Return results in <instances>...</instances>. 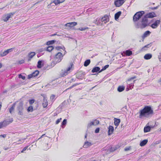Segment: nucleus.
<instances>
[{"label":"nucleus","mask_w":161,"mask_h":161,"mask_svg":"<svg viewBox=\"0 0 161 161\" xmlns=\"http://www.w3.org/2000/svg\"><path fill=\"white\" fill-rule=\"evenodd\" d=\"M139 113L140 118H148L153 114V111L150 107L146 106L143 109L140 110Z\"/></svg>","instance_id":"obj_1"},{"label":"nucleus","mask_w":161,"mask_h":161,"mask_svg":"<svg viewBox=\"0 0 161 161\" xmlns=\"http://www.w3.org/2000/svg\"><path fill=\"white\" fill-rule=\"evenodd\" d=\"M148 25V19L144 16L138 23H136V27L141 29L145 28Z\"/></svg>","instance_id":"obj_2"},{"label":"nucleus","mask_w":161,"mask_h":161,"mask_svg":"<svg viewBox=\"0 0 161 161\" xmlns=\"http://www.w3.org/2000/svg\"><path fill=\"white\" fill-rule=\"evenodd\" d=\"M63 56L62 53L60 52L58 53L55 55L53 61L54 64H56L58 63H59L63 59Z\"/></svg>","instance_id":"obj_3"},{"label":"nucleus","mask_w":161,"mask_h":161,"mask_svg":"<svg viewBox=\"0 0 161 161\" xmlns=\"http://www.w3.org/2000/svg\"><path fill=\"white\" fill-rule=\"evenodd\" d=\"M144 14V11H141L136 13L133 17V21L134 22H136L139 20L142 16Z\"/></svg>","instance_id":"obj_4"},{"label":"nucleus","mask_w":161,"mask_h":161,"mask_svg":"<svg viewBox=\"0 0 161 161\" xmlns=\"http://www.w3.org/2000/svg\"><path fill=\"white\" fill-rule=\"evenodd\" d=\"M17 109L18 111L19 115H22L23 114L24 107L23 102H20L18 104Z\"/></svg>","instance_id":"obj_5"},{"label":"nucleus","mask_w":161,"mask_h":161,"mask_svg":"<svg viewBox=\"0 0 161 161\" xmlns=\"http://www.w3.org/2000/svg\"><path fill=\"white\" fill-rule=\"evenodd\" d=\"M109 21L108 16L107 15H105L103 17L101 18H100L98 19V22L97 24L98 25H102L103 24H106Z\"/></svg>","instance_id":"obj_6"},{"label":"nucleus","mask_w":161,"mask_h":161,"mask_svg":"<svg viewBox=\"0 0 161 161\" xmlns=\"http://www.w3.org/2000/svg\"><path fill=\"white\" fill-rule=\"evenodd\" d=\"M13 118L9 120H4L3 122H0V129L5 127L13 121Z\"/></svg>","instance_id":"obj_7"},{"label":"nucleus","mask_w":161,"mask_h":161,"mask_svg":"<svg viewBox=\"0 0 161 161\" xmlns=\"http://www.w3.org/2000/svg\"><path fill=\"white\" fill-rule=\"evenodd\" d=\"M99 121L97 119H93L87 124V127L88 128H90L92 125H97L99 124Z\"/></svg>","instance_id":"obj_8"},{"label":"nucleus","mask_w":161,"mask_h":161,"mask_svg":"<svg viewBox=\"0 0 161 161\" xmlns=\"http://www.w3.org/2000/svg\"><path fill=\"white\" fill-rule=\"evenodd\" d=\"M14 14V13H10L5 14L3 17V20L5 22L7 21Z\"/></svg>","instance_id":"obj_9"},{"label":"nucleus","mask_w":161,"mask_h":161,"mask_svg":"<svg viewBox=\"0 0 161 161\" xmlns=\"http://www.w3.org/2000/svg\"><path fill=\"white\" fill-rule=\"evenodd\" d=\"M124 0H116L114 2V4L116 7H119L122 5L125 2Z\"/></svg>","instance_id":"obj_10"},{"label":"nucleus","mask_w":161,"mask_h":161,"mask_svg":"<svg viewBox=\"0 0 161 161\" xmlns=\"http://www.w3.org/2000/svg\"><path fill=\"white\" fill-rule=\"evenodd\" d=\"M160 22V21L159 20H156L155 22L151 25V26L153 29L156 28L158 26Z\"/></svg>","instance_id":"obj_11"},{"label":"nucleus","mask_w":161,"mask_h":161,"mask_svg":"<svg viewBox=\"0 0 161 161\" xmlns=\"http://www.w3.org/2000/svg\"><path fill=\"white\" fill-rule=\"evenodd\" d=\"M155 14L153 12H151L146 14L144 16L145 17L148 19V18H152L155 16Z\"/></svg>","instance_id":"obj_12"},{"label":"nucleus","mask_w":161,"mask_h":161,"mask_svg":"<svg viewBox=\"0 0 161 161\" xmlns=\"http://www.w3.org/2000/svg\"><path fill=\"white\" fill-rule=\"evenodd\" d=\"M77 25V23L75 22H73L70 23H68L65 25V26H68L69 27H72L76 25Z\"/></svg>","instance_id":"obj_13"},{"label":"nucleus","mask_w":161,"mask_h":161,"mask_svg":"<svg viewBox=\"0 0 161 161\" xmlns=\"http://www.w3.org/2000/svg\"><path fill=\"white\" fill-rule=\"evenodd\" d=\"M108 135L110 136L113 134L114 130V127L113 126L109 125L108 128Z\"/></svg>","instance_id":"obj_14"},{"label":"nucleus","mask_w":161,"mask_h":161,"mask_svg":"<svg viewBox=\"0 0 161 161\" xmlns=\"http://www.w3.org/2000/svg\"><path fill=\"white\" fill-rule=\"evenodd\" d=\"M150 33H151V32L149 31H145L144 33V34H143V35H142V36L143 40L144 39V38H145V37H147L149 35Z\"/></svg>","instance_id":"obj_15"},{"label":"nucleus","mask_w":161,"mask_h":161,"mask_svg":"<svg viewBox=\"0 0 161 161\" xmlns=\"http://www.w3.org/2000/svg\"><path fill=\"white\" fill-rule=\"evenodd\" d=\"M114 124L115 126H118L120 122V119L116 118L114 119Z\"/></svg>","instance_id":"obj_16"},{"label":"nucleus","mask_w":161,"mask_h":161,"mask_svg":"<svg viewBox=\"0 0 161 161\" xmlns=\"http://www.w3.org/2000/svg\"><path fill=\"white\" fill-rule=\"evenodd\" d=\"M125 86H119L117 88V91L119 92H121L124 90Z\"/></svg>","instance_id":"obj_17"},{"label":"nucleus","mask_w":161,"mask_h":161,"mask_svg":"<svg viewBox=\"0 0 161 161\" xmlns=\"http://www.w3.org/2000/svg\"><path fill=\"white\" fill-rule=\"evenodd\" d=\"M92 145V144L91 143L87 141L85 142L83 147L84 148H86L88 147H89L90 146Z\"/></svg>","instance_id":"obj_18"},{"label":"nucleus","mask_w":161,"mask_h":161,"mask_svg":"<svg viewBox=\"0 0 161 161\" xmlns=\"http://www.w3.org/2000/svg\"><path fill=\"white\" fill-rule=\"evenodd\" d=\"M152 57V55L150 53H147L144 56V58L146 60H148L150 59Z\"/></svg>","instance_id":"obj_19"},{"label":"nucleus","mask_w":161,"mask_h":161,"mask_svg":"<svg viewBox=\"0 0 161 161\" xmlns=\"http://www.w3.org/2000/svg\"><path fill=\"white\" fill-rule=\"evenodd\" d=\"M35 53L34 52H31L28 55L29 58L28 61H30L31 58H32L35 55Z\"/></svg>","instance_id":"obj_20"},{"label":"nucleus","mask_w":161,"mask_h":161,"mask_svg":"<svg viewBox=\"0 0 161 161\" xmlns=\"http://www.w3.org/2000/svg\"><path fill=\"white\" fill-rule=\"evenodd\" d=\"M42 104V106L44 108H46L47 105L48 103L47 100L45 97L44 98Z\"/></svg>","instance_id":"obj_21"},{"label":"nucleus","mask_w":161,"mask_h":161,"mask_svg":"<svg viewBox=\"0 0 161 161\" xmlns=\"http://www.w3.org/2000/svg\"><path fill=\"white\" fill-rule=\"evenodd\" d=\"M121 14V11H119L115 14L114 18H115V19L116 20H117V19H118L120 15Z\"/></svg>","instance_id":"obj_22"},{"label":"nucleus","mask_w":161,"mask_h":161,"mask_svg":"<svg viewBox=\"0 0 161 161\" xmlns=\"http://www.w3.org/2000/svg\"><path fill=\"white\" fill-rule=\"evenodd\" d=\"M148 140L147 139H145L141 142L140 146L141 147L144 146L147 142Z\"/></svg>","instance_id":"obj_23"},{"label":"nucleus","mask_w":161,"mask_h":161,"mask_svg":"<svg viewBox=\"0 0 161 161\" xmlns=\"http://www.w3.org/2000/svg\"><path fill=\"white\" fill-rule=\"evenodd\" d=\"M15 105L16 103H14L12 105V107L9 109V111L10 114H11L12 112L14 111L15 107Z\"/></svg>","instance_id":"obj_24"},{"label":"nucleus","mask_w":161,"mask_h":161,"mask_svg":"<svg viewBox=\"0 0 161 161\" xmlns=\"http://www.w3.org/2000/svg\"><path fill=\"white\" fill-rule=\"evenodd\" d=\"M100 70V68L99 67H94L92 70V73L97 72Z\"/></svg>","instance_id":"obj_25"},{"label":"nucleus","mask_w":161,"mask_h":161,"mask_svg":"<svg viewBox=\"0 0 161 161\" xmlns=\"http://www.w3.org/2000/svg\"><path fill=\"white\" fill-rule=\"evenodd\" d=\"M69 73H70V72L68 71H67V70L66 69L62 72L61 74V76L62 77H64L67 75Z\"/></svg>","instance_id":"obj_26"},{"label":"nucleus","mask_w":161,"mask_h":161,"mask_svg":"<svg viewBox=\"0 0 161 161\" xmlns=\"http://www.w3.org/2000/svg\"><path fill=\"white\" fill-rule=\"evenodd\" d=\"M151 130V127L150 126H148L145 127L144 128V132H147Z\"/></svg>","instance_id":"obj_27"},{"label":"nucleus","mask_w":161,"mask_h":161,"mask_svg":"<svg viewBox=\"0 0 161 161\" xmlns=\"http://www.w3.org/2000/svg\"><path fill=\"white\" fill-rule=\"evenodd\" d=\"M119 147L118 146H115L112 147L110 149V151L111 152H114L117 150Z\"/></svg>","instance_id":"obj_28"},{"label":"nucleus","mask_w":161,"mask_h":161,"mask_svg":"<svg viewBox=\"0 0 161 161\" xmlns=\"http://www.w3.org/2000/svg\"><path fill=\"white\" fill-rule=\"evenodd\" d=\"M91 61L90 59H87L85 61L84 63V66L85 67H86L88 66L90 64Z\"/></svg>","instance_id":"obj_29"},{"label":"nucleus","mask_w":161,"mask_h":161,"mask_svg":"<svg viewBox=\"0 0 161 161\" xmlns=\"http://www.w3.org/2000/svg\"><path fill=\"white\" fill-rule=\"evenodd\" d=\"M53 46H49L46 48V50L50 52L52 51L53 49Z\"/></svg>","instance_id":"obj_30"},{"label":"nucleus","mask_w":161,"mask_h":161,"mask_svg":"<svg viewBox=\"0 0 161 161\" xmlns=\"http://www.w3.org/2000/svg\"><path fill=\"white\" fill-rule=\"evenodd\" d=\"M136 80H134L133 83H131L129 85L128 87H129L130 89L133 88V86H134V84Z\"/></svg>","instance_id":"obj_31"},{"label":"nucleus","mask_w":161,"mask_h":161,"mask_svg":"<svg viewBox=\"0 0 161 161\" xmlns=\"http://www.w3.org/2000/svg\"><path fill=\"white\" fill-rule=\"evenodd\" d=\"M73 64L72 63H71L70 64V65L66 69L67 70V71H68L70 73V72L71 69H72V66H73Z\"/></svg>","instance_id":"obj_32"},{"label":"nucleus","mask_w":161,"mask_h":161,"mask_svg":"<svg viewBox=\"0 0 161 161\" xmlns=\"http://www.w3.org/2000/svg\"><path fill=\"white\" fill-rule=\"evenodd\" d=\"M125 54L127 56H130L132 54V52L129 50H127L125 51Z\"/></svg>","instance_id":"obj_33"},{"label":"nucleus","mask_w":161,"mask_h":161,"mask_svg":"<svg viewBox=\"0 0 161 161\" xmlns=\"http://www.w3.org/2000/svg\"><path fill=\"white\" fill-rule=\"evenodd\" d=\"M55 41H56L55 40H52L50 41H49L47 42L46 44L47 45L52 44L54 43Z\"/></svg>","instance_id":"obj_34"},{"label":"nucleus","mask_w":161,"mask_h":161,"mask_svg":"<svg viewBox=\"0 0 161 161\" xmlns=\"http://www.w3.org/2000/svg\"><path fill=\"white\" fill-rule=\"evenodd\" d=\"M42 61L41 60H39L37 63V67L38 68H41L42 67Z\"/></svg>","instance_id":"obj_35"},{"label":"nucleus","mask_w":161,"mask_h":161,"mask_svg":"<svg viewBox=\"0 0 161 161\" xmlns=\"http://www.w3.org/2000/svg\"><path fill=\"white\" fill-rule=\"evenodd\" d=\"M66 123L67 120L66 119H64L62 123V128H64L65 126V125H66Z\"/></svg>","instance_id":"obj_36"},{"label":"nucleus","mask_w":161,"mask_h":161,"mask_svg":"<svg viewBox=\"0 0 161 161\" xmlns=\"http://www.w3.org/2000/svg\"><path fill=\"white\" fill-rule=\"evenodd\" d=\"M109 65L108 64L105 65L99 71V72H101L102 71L106 69L109 67Z\"/></svg>","instance_id":"obj_37"},{"label":"nucleus","mask_w":161,"mask_h":161,"mask_svg":"<svg viewBox=\"0 0 161 161\" xmlns=\"http://www.w3.org/2000/svg\"><path fill=\"white\" fill-rule=\"evenodd\" d=\"M7 54L6 50L2 53L0 52V57H3L6 55Z\"/></svg>","instance_id":"obj_38"},{"label":"nucleus","mask_w":161,"mask_h":161,"mask_svg":"<svg viewBox=\"0 0 161 161\" xmlns=\"http://www.w3.org/2000/svg\"><path fill=\"white\" fill-rule=\"evenodd\" d=\"M151 44H149L146 45L144 47H143L142 48V50H146V49H145V48H149L151 46Z\"/></svg>","instance_id":"obj_39"},{"label":"nucleus","mask_w":161,"mask_h":161,"mask_svg":"<svg viewBox=\"0 0 161 161\" xmlns=\"http://www.w3.org/2000/svg\"><path fill=\"white\" fill-rule=\"evenodd\" d=\"M39 73V72L38 70H36L33 73H32V75H33V76L34 77H36L37 76Z\"/></svg>","instance_id":"obj_40"},{"label":"nucleus","mask_w":161,"mask_h":161,"mask_svg":"<svg viewBox=\"0 0 161 161\" xmlns=\"http://www.w3.org/2000/svg\"><path fill=\"white\" fill-rule=\"evenodd\" d=\"M33 110V107L32 106H30L27 109V111L29 112H32Z\"/></svg>","instance_id":"obj_41"},{"label":"nucleus","mask_w":161,"mask_h":161,"mask_svg":"<svg viewBox=\"0 0 161 161\" xmlns=\"http://www.w3.org/2000/svg\"><path fill=\"white\" fill-rule=\"evenodd\" d=\"M53 3H54L55 5H57L58 4V1L57 0V1L56 0H54L53 2H52L49 4L50 6H53L52 4Z\"/></svg>","instance_id":"obj_42"},{"label":"nucleus","mask_w":161,"mask_h":161,"mask_svg":"<svg viewBox=\"0 0 161 161\" xmlns=\"http://www.w3.org/2000/svg\"><path fill=\"white\" fill-rule=\"evenodd\" d=\"M24 142V139L19 140L18 142H16V144H19L23 143Z\"/></svg>","instance_id":"obj_43"},{"label":"nucleus","mask_w":161,"mask_h":161,"mask_svg":"<svg viewBox=\"0 0 161 161\" xmlns=\"http://www.w3.org/2000/svg\"><path fill=\"white\" fill-rule=\"evenodd\" d=\"M14 48H11L6 50L7 54H8L9 53L12 52L13 50V49H14Z\"/></svg>","instance_id":"obj_44"},{"label":"nucleus","mask_w":161,"mask_h":161,"mask_svg":"<svg viewBox=\"0 0 161 161\" xmlns=\"http://www.w3.org/2000/svg\"><path fill=\"white\" fill-rule=\"evenodd\" d=\"M14 48H11L6 50L7 54H8L9 53L12 52L13 50V49H14Z\"/></svg>","instance_id":"obj_45"},{"label":"nucleus","mask_w":161,"mask_h":161,"mask_svg":"<svg viewBox=\"0 0 161 161\" xmlns=\"http://www.w3.org/2000/svg\"><path fill=\"white\" fill-rule=\"evenodd\" d=\"M19 78H22L23 80H25V76H22V75L21 74L19 75Z\"/></svg>","instance_id":"obj_46"},{"label":"nucleus","mask_w":161,"mask_h":161,"mask_svg":"<svg viewBox=\"0 0 161 161\" xmlns=\"http://www.w3.org/2000/svg\"><path fill=\"white\" fill-rule=\"evenodd\" d=\"M65 102H64L60 105L59 107L62 108L65 105Z\"/></svg>","instance_id":"obj_47"},{"label":"nucleus","mask_w":161,"mask_h":161,"mask_svg":"<svg viewBox=\"0 0 161 161\" xmlns=\"http://www.w3.org/2000/svg\"><path fill=\"white\" fill-rule=\"evenodd\" d=\"M28 146H27L25 147L21 151V153H24V151H25L28 148Z\"/></svg>","instance_id":"obj_48"},{"label":"nucleus","mask_w":161,"mask_h":161,"mask_svg":"<svg viewBox=\"0 0 161 161\" xmlns=\"http://www.w3.org/2000/svg\"><path fill=\"white\" fill-rule=\"evenodd\" d=\"M55 97V95H52L50 97V99L51 101H53Z\"/></svg>","instance_id":"obj_49"},{"label":"nucleus","mask_w":161,"mask_h":161,"mask_svg":"<svg viewBox=\"0 0 161 161\" xmlns=\"http://www.w3.org/2000/svg\"><path fill=\"white\" fill-rule=\"evenodd\" d=\"M34 77V76H33V75H32V73L30 74V75H28V78L29 79H31V78H33V77Z\"/></svg>","instance_id":"obj_50"},{"label":"nucleus","mask_w":161,"mask_h":161,"mask_svg":"<svg viewBox=\"0 0 161 161\" xmlns=\"http://www.w3.org/2000/svg\"><path fill=\"white\" fill-rule=\"evenodd\" d=\"M62 119L61 118H60V119H58L56 122V124H58L61 121V120Z\"/></svg>","instance_id":"obj_51"},{"label":"nucleus","mask_w":161,"mask_h":161,"mask_svg":"<svg viewBox=\"0 0 161 161\" xmlns=\"http://www.w3.org/2000/svg\"><path fill=\"white\" fill-rule=\"evenodd\" d=\"M136 78V76H134L133 77H132L129 79L128 80V81H130L131 80H132L135 79Z\"/></svg>","instance_id":"obj_52"},{"label":"nucleus","mask_w":161,"mask_h":161,"mask_svg":"<svg viewBox=\"0 0 161 161\" xmlns=\"http://www.w3.org/2000/svg\"><path fill=\"white\" fill-rule=\"evenodd\" d=\"M100 129L99 128H96L95 131V132L96 133H99V131Z\"/></svg>","instance_id":"obj_53"},{"label":"nucleus","mask_w":161,"mask_h":161,"mask_svg":"<svg viewBox=\"0 0 161 161\" xmlns=\"http://www.w3.org/2000/svg\"><path fill=\"white\" fill-rule=\"evenodd\" d=\"M130 147H125V148L124 150L125 151H128V150H130Z\"/></svg>","instance_id":"obj_54"},{"label":"nucleus","mask_w":161,"mask_h":161,"mask_svg":"<svg viewBox=\"0 0 161 161\" xmlns=\"http://www.w3.org/2000/svg\"><path fill=\"white\" fill-rule=\"evenodd\" d=\"M86 29V28L80 27V28H79L78 29V30H79L80 31H83L85 30Z\"/></svg>","instance_id":"obj_55"},{"label":"nucleus","mask_w":161,"mask_h":161,"mask_svg":"<svg viewBox=\"0 0 161 161\" xmlns=\"http://www.w3.org/2000/svg\"><path fill=\"white\" fill-rule=\"evenodd\" d=\"M35 100L34 99H31L29 101V103L30 104H31L34 102Z\"/></svg>","instance_id":"obj_56"},{"label":"nucleus","mask_w":161,"mask_h":161,"mask_svg":"<svg viewBox=\"0 0 161 161\" xmlns=\"http://www.w3.org/2000/svg\"><path fill=\"white\" fill-rule=\"evenodd\" d=\"M58 1V4H59L61 3H62L63 2L64 0H57Z\"/></svg>","instance_id":"obj_57"},{"label":"nucleus","mask_w":161,"mask_h":161,"mask_svg":"<svg viewBox=\"0 0 161 161\" xmlns=\"http://www.w3.org/2000/svg\"><path fill=\"white\" fill-rule=\"evenodd\" d=\"M159 61H161V53H159L158 57Z\"/></svg>","instance_id":"obj_58"},{"label":"nucleus","mask_w":161,"mask_h":161,"mask_svg":"<svg viewBox=\"0 0 161 161\" xmlns=\"http://www.w3.org/2000/svg\"><path fill=\"white\" fill-rule=\"evenodd\" d=\"M24 60H21L18 62V63L20 64H22L24 63Z\"/></svg>","instance_id":"obj_59"},{"label":"nucleus","mask_w":161,"mask_h":161,"mask_svg":"<svg viewBox=\"0 0 161 161\" xmlns=\"http://www.w3.org/2000/svg\"><path fill=\"white\" fill-rule=\"evenodd\" d=\"M55 48L56 50H59L60 49H64L63 48H62V47L60 46H58V47H55Z\"/></svg>","instance_id":"obj_60"},{"label":"nucleus","mask_w":161,"mask_h":161,"mask_svg":"<svg viewBox=\"0 0 161 161\" xmlns=\"http://www.w3.org/2000/svg\"><path fill=\"white\" fill-rule=\"evenodd\" d=\"M6 134H3V135H0V137H3L4 138L6 137Z\"/></svg>","instance_id":"obj_61"},{"label":"nucleus","mask_w":161,"mask_h":161,"mask_svg":"<svg viewBox=\"0 0 161 161\" xmlns=\"http://www.w3.org/2000/svg\"><path fill=\"white\" fill-rule=\"evenodd\" d=\"M10 147H4L3 148V149L5 150H7L8 149H9L10 148Z\"/></svg>","instance_id":"obj_62"},{"label":"nucleus","mask_w":161,"mask_h":161,"mask_svg":"<svg viewBox=\"0 0 161 161\" xmlns=\"http://www.w3.org/2000/svg\"><path fill=\"white\" fill-rule=\"evenodd\" d=\"M45 135V134H44L43 135H42L38 139V140H39V139H40V138L43 137Z\"/></svg>","instance_id":"obj_63"},{"label":"nucleus","mask_w":161,"mask_h":161,"mask_svg":"<svg viewBox=\"0 0 161 161\" xmlns=\"http://www.w3.org/2000/svg\"><path fill=\"white\" fill-rule=\"evenodd\" d=\"M56 35V34H52L51 36H55Z\"/></svg>","instance_id":"obj_64"}]
</instances>
